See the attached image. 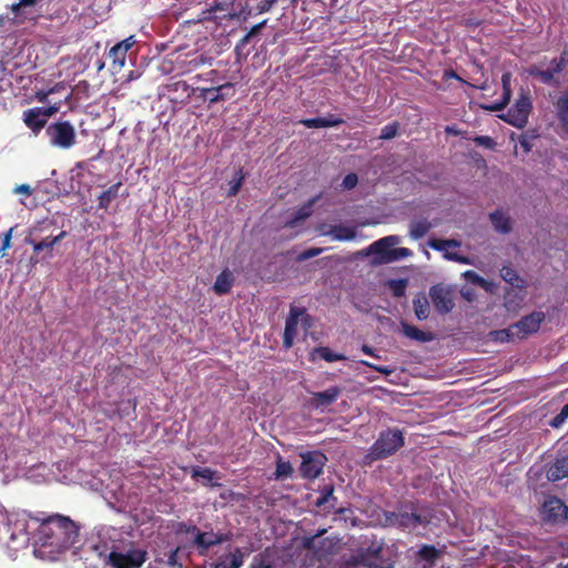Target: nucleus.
<instances>
[{
	"mask_svg": "<svg viewBox=\"0 0 568 568\" xmlns=\"http://www.w3.org/2000/svg\"><path fill=\"white\" fill-rule=\"evenodd\" d=\"M39 523L37 538L42 547L51 548V551L62 552L71 548L79 539V525L70 517L52 514L33 518Z\"/></svg>",
	"mask_w": 568,
	"mask_h": 568,
	"instance_id": "obj_1",
	"label": "nucleus"
},
{
	"mask_svg": "<svg viewBox=\"0 0 568 568\" xmlns=\"http://www.w3.org/2000/svg\"><path fill=\"white\" fill-rule=\"evenodd\" d=\"M398 235H388L379 239L368 246V253L375 254L376 262L379 264H388L413 255L412 250L407 247H394L399 244Z\"/></svg>",
	"mask_w": 568,
	"mask_h": 568,
	"instance_id": "obj_2",
	"label": "nucleus"
},
{
	"mask_svg": "<svg viewBox=\"0 0 568 568\" xmlns=\"http://www.w3.org/2000/svg\"><path fill=\"white\" fill-rule=\"evenodd\" d=\"M382 552L383 544L372 540L367 546H361L342 568H393L392 564L382 565Z\"/></svg>",
	"mask_w": 568,
	"mask_h": 568,
	"instance_id": "obj_3",
	"label": "nucleus"
},
{
	"mask_svg": "<svg viewBox=\"0 0 568 568\" xmlns=\"http://www.w3.org/2000/svg\"><path fill=\"white\" fill-rule=\"evenodd\" d=\"M405 444L402 430L397 428H388L379 433L376 442L368 450L371 460H381L394 455Z\"/></svg>",
	"mask_w": 568,
	"mask_h": 568,
	"instance_id": "obj_4",
	"label": "nucleus"
},
{
	"mask_svg": "<svg viewBox=\"0 0 568 568\" xmlns=\"http://www.w3.org/2000/svg\"><path fill=\"white\" fill-rule=\"evenodd\" d=\"M531 110L532 101L529 91L520 90L513 106L499 118L517 129H523L528 123Z\"/></svg>",
	"mask_w": 568,
	"mask_h": 568,
	"instance_id": "obj_5",
	"label": "nucleus"
},
{
	"mask_svg": "<svg viewBox=\"0 0 568 568\" xmlns=\"http://www.w3.org/2000/svg\"><path fill=\"white\" fill-rule=\"evenodd\" d=\"M293 566L291 556L284 549L273 546L255 555L248 568H292Z\"/></svg>",
	"mask_w": 568,
	"mask_h": 568,
	"instance_id": "obj_6",
	"label": "nucleus"
},
{
	"mask_svg": "<svg viewBox=\"0 0 568 568\" xmlns=\"http://www.w3.org/2000/svg\"><path fill=\"white\" fill-rule=\"evenodd\" d=\"M45 134L51 145L67 150L72 148L77 141L74 126L69 121L50 123Z\"/></svg>",
	"mask_w": 568,
	"mask_h": 568,
	"instance_id": "obj_7",
	"label": "nucleus"
},
{
	"mask_svg": "<svg viewBox=\"0 0 568 568\" xmlns=\"http://www.w3.org/2000/svg\"><path fill=\"white\" fill-rule=\"evenodd\" d=\"M148 559L144 549H129L126 552L111 551L108 564L113 568H140Z\"/></svg>",
	"mask_w": 568,
	"mask_h": 568,
	"instance_id": "obj_8",
	"label": "nucleus"
},
{
	"mask_svg": "<svg viewBox=\"0 0 568 568\" xmlns=\"http://www.w3.org/2000/svg\"><path fill=\"white\" fill-rule=\"evenodd\" d=\"M429 296L434 308L439 314H447L455 307L454 291L450 286L443 283L429 287Z\"/></svg>",
	"mask_w": 568,
	"mask_h": 568,
	"instance_id": "obj_9",
	"label": "nucleus"
},
{
	"mask_svg": "<svg viewBox=\"0 0 568 568\" xmlns=\"http://www.w3.org/2000/svg\"><path fill=\"white\" fill-rule=\"evenodd\" d=\"M324 532H326V530L322 529L317 534L306 538L304 541V545L307 548L313 549L320 557L335 554L339 549L341 544V539L336 536L322 538Z\"/></svg>",
	"mask_w": 568,
	"mask_h": 568,
	"instance_id": "obj_10",
	"label": "nucleus"
},
{
	"mask_svg": "<svg viewBox=\"0 0 568 568\" xmlns=\"http://www.w3.org/2000/svg\"><path fill=\"white\" fill-rule=\"evenodd\" d=\"M300 473L303 478L315 479L322 471L327 457L321 452H307L301 455Z\"/></svg>",
	"mask_w": 568,
	"mask_h": 568,
	"instance_id": "obj_11",
	"label": "nucleus"
},
{
	"mask_svg": "<svg viewBox=\"0 0 568 568\" xmlns=\"http://www.w3.org/2000/svg\"><path fill=\"white\" fill-rule=\"evenodd\" d=\"M301 316H304V323H308L311 320V316L306 314L305 308L291 306L290 313L285 321V328L283 334V345L285 348H290L293 346L294 339L297 334V325Z\"/></svg>",
	"mask_w": 568,
	"mask_h": 568,
	"instance_id": "obj_12",
	"label": "nucleus"
},
{
	"mask_svg": "<svg viewBox=\"0 0 568 568\" xmlns=\"http://www.w3.org/2000/svg\"><path fill=\"white\" fill-rule=\"evenodd\" d=\"M542 519L550 524L564 523L568 517V507L557 497L547 498L541 507Z\"/></svg>",
	"mask_w": 568,
	"mask_h": 568,
	"instance_id": "obj_13",
	"label": "nucleus"
},
{
	"mask_svg": "<svg viewBox=\"0 0 568 568\" xmlns=\"http://www.w3.org/2000/svg\"><path fill=\"white\" fill-rule=\"evenodd\" d=\"M57 112V108H32L23 112L26 125L38 134L47 124L48 118Z\"/></svg>",
	"mask_w": 568,
	"mask_h": 568,
	"instance_id": "obj_14",
	"label": "nucleus"
},
{
	"mask_svg": "<svg viewBox=\"0 0 568 568\" xmlns=\"http://www.w3.org/2000/svg\"><path fill=\"white\" fill-rule=\"evenodd\" d=\"M545 313L535 311L524 317H521L517 323L513 324L515 327V335L517 338L523 339L528 335L538 332L541 323L545 321Z\"/></svg>",
	"mask_w": 568,
	"mask_h": 568,
	"instance_id": "obj_15",
	"label": "nucleus"
},
{
	"mask_svg": "<svg viewBox=\"0 0 568 568\" xmlns=\"http://www.w3.org/2000/svg\"><path fill=\"white\" fill-rule=\"evenodd\" d=\"M134 36H130L124 40L118 42L109 50V58L112 61V68L115 72H119L125 65V59L128 51L135 44Z\"/></svg>",
	"mask_w": 568,
	"mask_h": 568,
	"instance_id": "obj_16",
	"label": "nucleus"
},
{
	"mask_svg": "<svg viewBox=\"0 0 568 568\" xmlns=\"http://www.w3.org/2000/svg\"><path fill=\"white\" fill-rule=\"evenodd\" d=\"M229 540V536L224 534H215L213 531H197L194 538V545L200 550V554H204L211 547L221 545Z\"/></svg>",
	"mask_w": 568,
	"mask_h": 568,
	"instance_id": "obj_17",
	"label": "nucleus"
},
{
	"mask_svg": "<svg viewBox=\"0 0 568 568\" xmlns=\"http://www.w3.org/2000/svg\"><path fill=\"white\" fill-rule=\"evenodd\" d=\"M394 518L395 527L402 529H416L419 526L429 524V519L426 516L416 513H398Z\"/></svg>",
	"mask_w": 568,
	"mask_h": 568,
	"instance_id": "obj_18",
	"label": "nucleus"
},
{
	"mask_svg": "<svg viewBox=\"0 0 568 568\" xmlns=\"http://www.w3.org/2000/svg\"><path fill=\"white\" fill-rule=\"evenodd\" d=\"M342 389L338 386H332L323 392L312 394L311 405L315 408H323L335 403L341 395Z\"/></svg>",
	"mask_w": 568,
	"mask_h": 568,
	"instance_id": "obj_19",
	"label": "nucleus"
},
{
	"mask_svg": "<svg viewBox=\"0 0 568 568\" xmlns=\"http://www.w3.org/2000/svg\"><path fill=\"white\" fill-rule=\"evenodd\" d=\"M440 550L433 545H423L416 552L415 562L422 568H434L436 560L440 557Z\"/></svg>",
	"mask_w": 568,
	"mask_h": 568,
	"instance_id": "obj_20",
	"label": "nucleus"
},
{
	"mask_svg": "<svg viewBox=\"0 0 568 568\" xmlns=\"http://www.w3.org/2000/svg\"><path fill=\"white\" fill-rule=\"evenodd\" d=\"M503 97L501 101L489 105H481L483 109L488 111H500L504 110L511 99V73L506 72L501 75Z\"/></svg>",
	"mask_w": 568,
	"mask_h": 568,
	"instance_id": "obj_21",
	"label": "nucleus"
},
{
	"mask_svg": "<svg viewBox=\"0 0 568 568\" xmlns=\"http://www.w3.org/2000/svg\"><path fill=\"white\" fill-rule=\"evenodd\" d=\"M244 552L241 548H235L234 551L221 556L212 568H241L244 562Z\"/></svg>",
	"mask_w": 568,
	"mask_h": 568,
	"instance_id": "obj_22",
	"label": "nucleus"
},
{
	"mask_svg": "<svg viewBox=\"0 0 568 568\" xmlns=\"http://www.w3.org/2000/svg\"><path fill=\"white\" fill-rule=\"evenodd\" d=\"M556 116L564 135L568 136V91L564 92L555 102Z\"/></svg>",
	"mask_w": 568,
	"mask_h": 568,
	"instance_id": "obj_23",
	"label": "nucleus"
},
{
	"mask_svg": "<svg viewBox=\"0 0 568 568\" xmlns=\"http://www.w3.org/2000/svg\"><path fill=\"white\" fill-rule=\"evenodd\" d=\"M300 123L308 129H320L338 126L344 123V120L342 118L329 114L325 118L303 119L300 121Z\"/></svg>",
	"mask_w": 568,
	"mask_h": 568,
	"instance_id": "obj_24",
	"label": "nucleus"
},
{
	"mask_svg": "<svg viewBox=\"0 0 568 568\" xmlns=\"http://www.w3.org/2000/svg\"><path fill=\"white\" fill-rule=\"evenodd\" d=\"M568 477V456L556 458L547 470V478L550 481H558Z\"/></svg>",
	"mask_w": 568,
	"mask_h": 568,
	"instance_id": "obj_25",
	"label": "nucleus"
},
{
	"mask_svg": "<svg viewBox=\"0 0 568 568\" xmlns=\"http://www.w3.org/2000/svg\"><path fill=\"white\" fill-rule=\"evenodd\" d=\"M67 235L65 231H61L55 236H47L45 239L41 241H34L33 239H27V243L31 244L33 246V251L36 253H39L43 250L48 251L49 255H51V252L53 251V247L57 243H59L64 236Z\"/></svg>",
	"mask_w": 568,
	"mask_h": 568,
	"instance_id": "obj_26",
	"label": "nucleus"
},
{
	"mask_svg": "<svg viewBox=\"0 0 568 568\" xmlns=\"http://www.w3.org/2000/svg\"><path fill=\"white\" fill-rule=\"evenodd\" d=\"M191 477L193 479L203 478L206 480V483H203L205 486L210 487H221L222 485L220 483H214L213 479H220L221 477L217 476V471L213 470L209 467H200L195 466L191 470Z\"/></svg>",
	"mask_w": 568,
	"mask_h": 568,
	"instance_id": "obj_27",
	"label": "nucleus"
},
{
	"mask_svg": "<svg viewBox=\"0 0 568 568\" xmlns=\"http://www.w3.org/2000/svg\"><path fill=\"white\" fill-rule=\"evenodd\" d=\"M403 334L414 341L422 343L430 342L434 339V335L430 332H424L418 327L410 325L406 322L400 323Z\"/></svg>",
	"mask_w": 568,
	"mask_h": 568,
	"instance_id": "obj_28",
	"label": "nucleus"
},
{
	"mask_svg": "<svg viewBox=\"0 0 568 568\" xmlns=\"http://www.w3.org/2000/svg\"><path fill=\"white\" fill-rule=\"evenodd\" d=\"M234 283V277L229 270L222 271L217 276L213 285V290L217 295L227 294Z\"/></svg>",
	"mask_w": 568,
	"mask_h": 568,
	"instance_id": "obj_29",
	"label": "nucleus"
},
{
	"mask_svg": "<svg viewBox=\"0 0 568 568\" xmlns=\"http://www.w3.org/2000/svg\"><path fill=\"white\" fill-rule=\"evenodd\" d=\"M234 84L226 82L222 85L212 88L211 95L209 98L210 104H215L221 101H225L234 95Z\"/></svg>",
	"mask_w": 568,
	"mask_h": 568,
	"instance_id": "obj_30",
	"label": "nucleus"
},
{
	"mask_svg": "<svg viewBox=\"0 0 568 568\" xmlns=\"http://www.w3.org/2000/svg\"><path fill=\"white\" fill-rule=\"evenodd\" d=\"M322 197V194H318L312 199H310L305 204H303L294 214V216L287 222V225L295 226L300 221H304L310 217L313 213V206L315 203Z\"/></svg>",
	"mask_w": 568,
	"mask_h": 568,
	"instance_id": "obj_31",
	"label": "nucleus"
},
{
	"mask_svg": "<svg viewBox=\"0 0 568 568\" xmlns=\"http://www.w3.org/2000/svg\"><path fill=\"white\" fill-rule=\"evenodd\" d=\"M325 235L332 236L336 241H352L356 236L354 227L346 225H332L328 231L323 232Z\"/></svg>",
	"mask_w": 568,
	"mask_h": 568,
	"instance_id": "obj_32",
	"label": "nucleus"
},
{
	"mask_svg": "<svg viewBox=\"0 0 568 568\" xmlns=\"http://www.w3.org/2000/svg\"><path fill=\"white\" fill-rule=\"evenodd\" d=\"M489 219L495 227L501 234H508L511 231L510 217L500 210L489 214Z\"/></svg>",
	"mask_w": 568,
	"mask_h": 568,
	"instance_id": "obj_33",
	"label": "nucleus"
},
{
	"mask_svg": "<svg viewBox=\"0 0 568 568\" xmlns=\"http://www.w3.org/2000/svg\"><path fill=\"white\" fill-rule=\"evenodd\" d=\"M427 219L413 220L409 224V236L413 240L423 239L434 226Z\"/></svg>",
	"mask_w": 568,
	"mask_h": 568,
	"instance_id": "obj_34",
	"label": "nucleus"
},
{
	"mask_svg": "<svg viewBox=\"0 0 568 568\" xmlns=\"http://www.w3.org/2000/svg\"><path fill=\"white\" fill-rule=\"evenodd\" d=\"M413 308L415 316L419 321L427 320L429 316V302L424 293H418L413 300Z\"/></svg>",
	"mask_w": 568,
	"mask_h": 568,
	"instance_id": "obj_35",
	"label": "nucleus"
},
{
	"mask_svg": "<svg viewBox=\"0 0 568 568\" xmlns=\"http://www.w3.org/2000/svg\"><path fill=\"white\" fill-rule=\"evenodd\" d=\"M321 495L315 501L316 507H326L334 509L336 504V497H334V486L332 484L324 485L321 489Z\"/></svg>",
	"mask_w": 568,
	"mask_h": 568,
	"instance_id": "obj_36",
	"label": "nucleus"
},
{
	"mask_svg": "<svg viewBox=\"0 0 568 568\" xmlns=\"http://www.w3.org/2000/svg\"><path fill=\"white\" fill-rule=\"evenodd\" d=\"M121 182L112 184L108 190L103 191L99 197V209L106 211L110 204L118 197Z\"/></svg>",
	"mask_w": 568,
	"mask_h": 568,
	"instance_id": "obj_37",
	"label": "nucleus"
},
{
	"mask_svg": "<svg viewBox=\"0 0 568 568\" xmlns=\"http://www.w3.org/2000/svg\"><path fill=\"white\" fill-rule=\"evenodd\" d=\"M500 276L501 278L509 283L511 286L524 290L526 287L525 280L521 278L517 271L511 266H504L500 270Z\"/></svg>",
	"mask_w": 568,
	"mask_h": 568,
	"instance_id": "obj_38",
	"label": "nucleus"
},
{
	"mask_svg": "<svg viewBox=\"0 0 568 568\" xmlns=\"http://www.w3.org/2000/svg\"><path fill=\"white\" fill-rule=\"evenodd\" d=\"M169 93H182L185 94V100H190L196 89L190 87L186 81L178 80L166 85Z\"/></svg>",
	"mask_w": 568,
	"mask_h": 568,
	"instance_id": "obj_39",
	"label": "nucleus"
},
{
	"mask_svg": "<svg viewBox=\"0 0 568 568\" xmlns=\"http://www.w3.org/2000/svg\"><path fill=\"white\" fill-rule=\"evenodd\" d=\"M516 331L514 325H510L508 328L497 329L490 332V337L495 342L499 343H508L513 341L514 338H517V335H515Z\"/></svg>",
	"mask_w": 568,
	"mask_h": 568,
	"instance_id": "obj_40",
	"label": "nucleus"
},
{
	"mask_svg": "<svg viewBox=\"0 0 568 568\" xmlns=\"http://www.w3.org/2000/svg\"><path fill=\"white\" fill-rule=\"evenodd\" d=\"M313 353L318 355L322 359L328 363L343 361L346 358L343 354L335 353L329 347L326 346L315 347Z\"/></svg>",
	"mask_w": 568,
	"mask_h": 568,
	"instance_id": "obj_41",
	"label": "nucleus"
},
{
	"mask_svg": "<svg viewBox=\"0 0 568 568\" xmlns=\"http://www.w3.org/2000/svg\"><path fill=\"white\" fill-rule=\"evenodd\" d=\"M504 300L505 307L508 311H516L524 301V295H519L514 288H509L506 291Z\"/></svg>",
	"mask_w": 568,
	"mask_h": 568,
	"instance_id": "obj_42",
	"label": "nucleus"
},
{
	"mask_svg": "<svg viewBox=\"0 0 568 568\" xmlns=\"http://www.w3.org/2000/svg\"><path fill=\"white\" fill-rule=\"evenodd\" d=\"M293 474V467L290 462H285L282 456H277L275 478H287Z\"/></svg>",
	"mask_w": 568,
	"mask_h": 568,
	"instance_id": "obj_43",
	"label": "nucleus"
},
{
	"mask_svg": "<svg viewBox=\"0 0 568 568\" xmlns=\"http://www.w3.org/2000/svg\"><path fill=\"white\" fill-rule=\"evenodd\" d=\"M428 245L435 251H446L448 247H459L460 243L456 240L432 239Z\"/></svg>",
	"mask_w": 568,
	"mask_h": 568,
	"instance_id": "obj_44",
	"label": "nucleus"
},
{
	"mask_svg": "<svg viewBox=\"0 0 568 568\" xmlns=\"http://www.w3.org/2000/svg\"><path fill=\"white\" fill-rule=\"evenodd\" d=\"M407 287V280L399 278V280H392L389 281V288L392 291V294L395 297H402L405 295Z\"/></svg>",
	"mask_w": 568,
	"mask_h": 568,
	"instance_id": "obj_45",
	"label": "nucleus"
},
{
	"mask_svg": "<svg viewBox=\"0 0 568 568\" xmlns=\"http://www.w3.org/2000/svg\"><path fill=\"white\" fill-rule=\"evenodd\" d=\"M464 277L471 284L478 285L485 290H488L490 283L484 277L478 275L475 271L468 270L464 273Z\"/></svg>",
	"mask_w": 568,
	"mask_h": 568,
	"instance_id": "obj_46",
	"label": "nucleus"
},
{
	"mask_svg": "<svg viewBox=\"0 0 568 568\" xmlns=\"http://www.w3.org/2000/svg\"><path fill=\"white\" fill-rule=\"evenodd\" d=\"M179 551H180V547H175V548L171 549L169 555H168V559L166 560L163 557H161L160 554H156L155 561L161 562V564L162 562H166L168 566H170V567L178 566V567L181 568L182 564L178 562V554H179Z\"/></svg>",
	"mask_w": 568,
	"mask_h": 568,
	"instance_id": "obj_47",
	"label": "nucleus"
},
{
	"mask_svg": "<svg viewBox=\"0 0 568 568\" xmlns=\"http://www.w3.org/2000/svg\"><path fill=\"white\" fill-rule=\"evenodd\" d=\"M550 64L554 68V71H557L558 73L564 71L568 65V49L564 50L559 58L552 59Z\"/></svg>",
	"mask_w": 568,
	"mask_h": 568,
	"instance_id": "obj_48",
	"label": "nucleus"
},
{
	"mask_svg": "<svg viewBox=\"0 0 568 568\" xmlns=\"http://www.w3.org/2000/svg\"><path fill=\"white\" fill-rule=\"evenodd\" d=\"M398 129H399V123L396 121L385 125L381 131L379 139L390 140V139L395 138L398 133Z\"/></svg>",
	"mask_w": 568,
	"mask_h": 568,
	"instance_id": "obj_49",
	"label": "nucleus"
},
{
	"mask_svg": "<svg viewBox=\"0 0 568 568\" xmlns=\"http://www.w3.org/2000/svg\"><path fill=\"white\" fill-rule=\"evenodd\" d=\"M474 142L477 145L484 146L486 149H494L496 146V142L494 141V139L488 135H477L474 139Z\"/></svg>",
	"mask_w": 568,
	"mask_h": 568,
	"instance_id": "obj_50",
	"label": "nucleus"
},
{
	"mask_svg": "<svg viewBox=\"0 0 568 568\" xmlns=\"http://www.w3.org/2000/svg\"><path fill=\"white\" fill-rule=\"evenodd\" d=\"M358 183V176L356 173H348L344 176L342 186L345 190H352L354 189Z\"/></svg>",
	"mask_w": 568,
	"mask_h": 568,
	"instance_id": "obj_51",
	"label": "nucleus"
},
{
	"mask_svg": "<svg viewBox=\"0 0 568 568\" xmlns=\"http://www.w3.org/2000/svg\"><path fill=\"white\" fill-rule=\"evenodd\" d=\"M323 252H324L323 247H310L300 254L298 260L306 261V260H310V258H313V257L320 255Z\"/></svg>",
	"mask_w": 568,
	"mask_h": 568,
	"instance_id": "obj_52",
	"label": "nucleus"
},
{
	"mask_svg": "<svg viewBox=\"0 0 568 568\" xmlns=\"http://www.w3.org/2000/svg\"><path fill=\"white\" fill-rule=\"evenodd\" d=\"M556 73H558V72L554 71V68L551 67L550 69L541 70L538 79L545 84H550L554 82Z\"/></svg>",
	"mask_w": 568,
	"mask_h": 568,
	"instance_id": "obj_53",
	"label": "nucleus"
},
{
	"mask_svg": "<svg viewBox=\"0 0 568 568\" xmlns=\"http://www.w3.org/2000/svg\"><path fill=\"white\" fill-rule=\"evenodd\" d=\"M11 234H12V229H10L4 235H3V239H2V244H1V247H0V258H3L6 255H7V251L8 248H10L11 246Z\"/></svg>",
	"mask_w": 568,
	"mask_h": 568,
	"instance_id": "obj_54",
	"label": "nucleus"
},
{
	"mask_svg": "<svg viewBox=\"0 0 568 568\" xmlns=\"http://www.w3.org/2000/svg\"><path fill=\"white\" fill-rule=\"evenodd\" d=\"M199 530L200 529L195 525H187L185 523H179L176 532L193 534L194 536H196Z\"/></svg>",
	"mask_w": 568,
	"mask_h": 568,
	"instance_id": "obj_55",
	"label": "nucleus"
},
{
	"mask_svg": "<svg viewBox=\"0 0 568 568\" xmlns=\"http://www.w3.org/2000/svg\"><path fill=\"white\" fill-rule=\"evenodd\" d=\"M276 0H260L256 6L257 13H264L271 10Z\"/></svg>",
	"mask_w": 568,
	"mask_h": 568,
	"instance_id": "obj_56",
	"label": "nucleus"
},
{
	"mask_svg": "<svg viewBox=\"0 0 568 568\" xmlns=\"http://www.w3.org/2000/svg\"><path fill=\"white\" fill-rule=\"evenodd\" d=\"M443 79H444V80L455 79V80L460 81V82H463V83H467V82H466L464 79H462V78L457 74V72H456L455 70H453V69H446V70L444 71Z\"/></svg>",
	"mask_w": 568,
	"mask_h": 568,
	"instance_id": "obj_57",
	"label": "nucleus"
},
{
	"mask_svg": "<svg viewBox=\"0 0 568 568\" xmlns=\"http://www.w3.org/2000/svg\"><path fill=\"white\" fill-rule=\"evenodd\" d=\"M13 192L17 193V194H24V195L29 196V195H31L32 190H31L29 184H21V185H18L13 190Z\"/></svg>",
	"mask_w": 568,
	"mask_h": 568,
	"instance_id": "obj_58",
	"label": "nucleus"
},
{
	"mask_svg": "<svg viewBox=\"0 0 568 568\" xmlns=\"http://www.w3.org/2000/svg\"><path fill=\"white\" fill-rule=\"evenodd\" d=\"M445 258L449 260V261H455V262H459V263H467V258L466 257H463L456 253H449V252H446L444 254Z\"/></svg>",
	"mask_w": 568,
	"mask_h": 568,
	"instance_id": "obj_59",
	"label": "nucleus"
},
{
	"mask_svg": "<svg viewBox=\"0 0 568 568\" xmlns=\"http://www.w3.org/2000/svg\"><path fill=\"white\" fill-rule=\"evenodd\" d=\"M242 181H243V178H239L236 181H234L230 187V191H229V194L230 195H235L237 194V192L240 191L241 186H242Z\"/></svg>",
	"mask_w": 568,
	"mask_h": 568,
	"instance_id": "obj_60",
	"label": "nucleus"
},
{
	"mask_svg": "<svg viewBox=\"0 0 568 568\" xmlns=\"http://www.w3.org/2000/svg\"><path fill=\"white\" fill-rule=\"evenodd\" d=\"M266 22H267V20L265 19V20L261 21L260 23L254 24L251 28L248 36H254V34L258 33L262 30V28L265 27Z\"/></svg>",
	"mask_w": 568,
	"mask_h": 568,
	"instance_id": "obj_61",
	"label": "nucleus"
},
{
	"mask_svg": "<svg viewBox=\"0 0 568 568\" xmlns=\"http://www.w3.org/2000/svg\"><path fill=\"white\" fill-rule=\"evenodd\" d=\"M565 420H566V419H565L560 414H557V415L551 419V422H550V426H551V427H554V428H558V427H560V426L564 424V422H565Z\"/></svg>",
	"mask_w": 568,
	"mask_h": 568,
	"instance_id": "obj_62",
	"label": "nucleus"
},
{
	"mask_svg": "<svg viewBox=\"0 0 568 568\" xmlns=\"http://www.w3.org/2000/svg\"><path fill=\"white\" fill-rule=\"evenodd\" d=\"M541 72V70L536 67V65H530L528 69H527V73L530 75V77H534V78H539V73Z\"/></svg>",
	"mask_w": 568,
	"mask_h": 568,
	"instance_id": "obj_63",
	"label": "nucleus"
},
{
	"mask_svg": "<svg viewBox=\"0 0 568 568\" xmlns=\"http://www.w3.org/2000/svg\"><path fill=\"white\" fill-rule=\"evenodd\" d=\"M200 90V98H202L203 100H207L209 101V98L211 95V92H212V88H202V89H199Z\"/></svg>",
	"mask_w": 568,
	"mask_h": 568,
	"instance_id": "obj_64",
	"label": "nucleus"
}]
</instances>
